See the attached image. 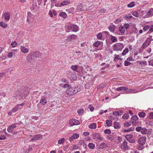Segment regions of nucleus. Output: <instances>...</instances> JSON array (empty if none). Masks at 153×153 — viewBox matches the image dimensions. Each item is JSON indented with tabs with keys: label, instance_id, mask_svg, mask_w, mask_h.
<instances>
[{
	"label": "nucleus",
	"instance_id": "obj_1",
	"mask_svg": "<svg viewBox=\"0 0 153 153\" xmlns=\"http://www.w3.org/2000/svg\"><path fill=\"white\" fill-rule=\"evenodd\" d=\"M40 56L41 53L38 52H33L28 55L27 59L31 64H33Z\"/></svg>",
	"mask_w": 153,
	"mask_h": 153
},
{
	"label": "nucleus",
	"instance_id": "obj_2",
	"mask_svg": "<svg viewBox=\"0 0 153 153\" xmlns=\"http://www.w3.org/2000/svg\"><path fill=\"white\" fill-rule=\"evenodd\" d=\"M78 26L74 24H70L66 26V31L69 32L70 31L76 32L79 30Z\"/></svg>",
	"mask_w": 153,
	"mask_h": 153
},
{
	"label": "nucleus",
	"instance_id": "obj_3",
	"mask_svg": "<svg viewBox=\"0 0 153 153\" xmlns=\"http://www.w3.org/2000/svg\"><path fill=\"white\" fill-rule=\"evenodd\" d=\"M152 37V36H150L147 39L142 46V47L143 49L146 48L150 45L151 42L153 41V39Z\"/></svg>",
	"mask_w": 153,
	"mask_h": 153
},
{
	"label": "nucleus",
	"instance_id": "obj_4",
	"mask_svg": "<svg viewBox=\"0 0 153 153\" xmlns=\"http://www.w3.org/2000/svg\"><path fill=\"white\" fill-rule=\"evenodd\" d=\"M124 46L123 44L120 43H117L113 45V50L116 51H121Z\"/></svg>",
	"mask_w": 153,
	"mask_h": 153
},
{
	"label": "nucleus",
	"instance_id": "obj_5",
	"mask_svg": "<svg viewBox=\"0 0 153 153\" xmlns=\"http://www.w3.org/2000/svg\"><path fill=\"white\" fill-rule=\"evenodd\" d=\"M76 90V88H73L71 87V88L68 89L66 90V93L68 95H72L77 92V91Z\"/></svg>",
	"mask_w": 153,
	"mask_h": 153
},
{
	"label": "nucleus",
	"instance_id": "obj_6",
	"mask_svg": "<svg viewBox=\"0 0 153 153\" xmlns=\"http://www.w3.org/2000/svg\"><path fill=\"white\" fill-rule=\"evenodd\" d=\"M146 137H141L138 139V143L140 145H144L146 143Z\"/></svg>",
	"mask_w": 153,
	"mask_h": 153
},
{
	"label": "nucleus",
	"instance_id": "obj_7",
	"mask_svg": "<svg viewBox=\"0 0 153 153\" xmlns=\"http://www.w3.org/2000/svg\"><path fill=\"white\" fill-rule=\"evenodd\" d=\"M42 138V136L41 134H36L33 136L31 140L34 141L35 140H39Z\"/></svg>",
	"mask_w": 153,
	"mask_h": 153
},
{
	"label": "nucleus",
	"instance_id": "obj_8",
	"mask_svg": "<svg viewBox=\"0 0 153 153\" xmlns=\"http://www.w3.org/2000/svg\"><path fill=\"white\" fill-rule=\"evenodd\" d=\"M123 145L120 146V148L124 150H127L128 149V142L125 140L123 143Z\"/></svg>",
	"mask_w": 153,
	"mask_h": 153
},
{
	"label": "nucleus",
	"instance_id": "obj_9",
	"mask_svg": "<svg viewBox=\"0 0 153 153\" xmlns=\"http://www.w3.org/2000/svg\"><path fill=\"white\" fill-rule=\"evenodd\" d=\"M79 136V135L78 134H74L72 136L69 138V140L70 141L72 142L74 139L78 138Z\"/></svg>",
	"mask_w": 153,
	"mask_h": 153
},
{
	"label": "nucleus",
	"instance_id": "obj_10",
	"mask_svg": "<svg viewBox=\"0 0 153 153\" xmlns=\"http://www.w3.org/2000/svg\"><path fill=\"white\" fill-rule=\"evenodd\" d=\"M46 99L47 97H45L44 96L42 97L40 101V102L42 103L43 105H45L47 102L46 101Z\"/></svg>",
	"mask_w": 153,
	"mask_h": 153
},
{
	"label": "nucleus",
	"instance_id": "obj_11",
	"mask_svg": "<svg viewBox=\"0 0 153 153\" xmlns=\"http://www.w3.org/2000/svg\"><path fill=\"white\" fill-rule=\"evenodd\" d=\"M3 16L5 20L8 21L10 19V14L9 13H5L3 14Z\"/></svg>",
	"mask_w": 153,
	"mask_h": 153
},
{
	"label": "nucleus",
	"instance_id": "obj_12",
	"mask_svg": "<svg viewBox=\"0 0 153 153\" xmlns=\"http://www.w3.org/2000/svg\"><path fill=\"white\" fill-rule=\"evenodd\" d=\"M107 145L104 143H101L98 147L97 148L99 149H102L103 148L107 147Z\"/></svg>",
	"mask_w": 153,
	"mask_h": 153
},
{
	"label": "nucleus",
	"instance_id": "obj_13",
	"mask_svg": "<svg viewBox=\"0 0 153 153\" xmlns=\"http://www.w3.org/2000/svg\"><path fill=\"white\" fill-rule=\"evenodd\" d=\"M21 50L22 52L24 53H27L28 51V49L25 47L21 46Z\"/></svg>",
	"mask_w": 153,
	"mask_h": 153
},
{
	"label": "nucleus",
	"instance_id": "obj_14",
	"mask_svg": "<svg viewBox=\"0 0 153 153\" xmlns=\"http://www.w3.org/2000/svg\"><path fill=\"white\" fill-rule=\"evenodd\" d=\"M114 127L115 129L119 128H120V124L116 122H114L113 123Z\"/></svg>",
	"mask_w": 153,
	"mask_h": 153
},
{
	"label": "nucleus",
	"instance_id": "obj_15",
	"mask_svg": "<svg viewBox=\"0 0 153 153\" xmlns=\"http://www.w3.org/2000/svg\"><path fill=\"white\" fill-rule=\"evenodd\" d=\"M76 35L72 34L70 35L68 37V40H70L72 39H76Z\"/></svg>",
	"mask_w": 153,
	"mask_h": 153
},
{
	"label": "nucleus",
	"instance_id": "obj_16",
	"mask_svg": "<svg viewBox=\"0 0 153 153\" xmlns=\"http://www.w3.org/2000/svg\"><path fill=\"white\" fill-rule=\"evenodd\" d=\"M150 121H149V124L152 125H153V123L151 122V120L153 119V112H151L149 113Z\"/></svg>",
	"mask_w": 153,
	"mask_h": 153
},
{
	"label": "nucleus",
	"instance_id": "obj_17",
	"mask_svg": "<svg viewBox=\"0 0 153 153\" xmlns=\"http://www.w3.org/2000/svg\"><path fill=\"white\" fill-rule=\"evenodd\" d=\"M147 14L149 16H152L153 15V8H151L149 10Z\"/></svg>",
	"mask_w": 153,
	"mask_h": 153
},
{
	"label": "nucleus",
	"instance_id": "obj_18",
	"mask_svg": "<svg viewBox=\"0 0 153 153\" xmlns=\"http://www.w3.org/2000/svg\"><path fill=\"white\" fill-rule=\"evenodd\" d=\"M83 7L81 4H79L77 7V10L79 11H80L83 10Z\"/></svg>",
	"mask_w": 153,
	"mask_h": 153
},
{
	"label": "nucleus",
	"instance_id": "obj_19",
	"mask_svg": "<svg viewBox=\"0 0 153 153\" xmlns=\"http://www.w3.org/2000/svg\"><path fill=\"white\" fill-rule=\"evenodd\" d=\"M115 28V25H112L109 26L108 29L111 32H114V31Z\"/></svg>",
	"mask_w": 153,
	"mask_h": 153
},
{
	"label": "nucleus",
	"instance_id": "obj_20",
	"mask_svg": "<svg viewBox=\"0 0 153 153\" xmlns=\"http://www.w3.org/2000/svg\"><path fill=\"white\" fill-rule=\"evenodd\" d=\"M59 16L62 17L63 18H65L67 17L66 14L64 12H62L59 13Z\"/></svg>",
	"mask_w": 153,
	"mask_h": 153
},
{
	"label": "nucleus",
	"instance_id": "obj_21",
	"mask_svg": "<svg viewBox=\"0 0 153 153\" xmlns=\"http://www.w3.org/2000/svg\"><path fill=\"white\" fill-rule=\"evenodd\" d=\"M110 36L111 37V40L113 42H117V39L116 37L111 35Z\"/></svg>",
	"mask_w": 153,
	"mask_h": 153
},
{
	"label": "nucleus",
	"instance_id": "obj_22",
	"mask_svg": "<svg viewBox=\"0 0 153 153\" xmlns=\"http://www.w3.org/2000/svg\"><path fill=\"white\" fill-rule=\"evenodd\" d=\"M134 129V127H131L129 128L128 129H125L123 130L124 132H130L131 131H133Z\"/></svg>",
	"mask_w": 153,
	"mask_h": 153
},
{
	"label": "nucleus",
	"instance_id": "obj_23",
	"mask_svg": "<svg viewBox=\"0 0 153 153\" xmlns=\"http://www.w3.org/2000/svg\"><path fill=\"white\" fill-rule=\"evenodd\" d=\"M138 62L139 64L141 66L142 65V64L144 66L147 65V62L146 61H139Z\"/></svg>",
	"mask_w": 153,
	"mask_h": 153
},
{
	"label": "nucleus",
	"instance_id": "obj_24",
	"mask_svg": "<svg viewBox=\"0 0 153 153\" xmlns=\"http://www.w3.org/2000/svg\"><path fill=\"white\" fill-rule=\"evenodd\" d=\"M112 121L109 120H106V123L107 126L109 127L111 126L112 124Z\"/></svg>",
	"mask_w": 153,
	"mask_h": 153
},
{
	"label": "nucleus",
	"instance_id": "obj_25",
	"mask_svg": "<svg viewBox=\"0 0 153 153\" xmlns=\"http://www.w3.org/2000/svg\"><path fill=\"white\" fill-rule=\"evenodd\" d=\"M89 128L91 129H95L96 128V124L95 123H92L89 126Z\"/></svg>",
	"mask_w": 153,
	"mask_h": 153
},
{
	"label": "nucleus",
	"instance_id": "obj_26",
	"mask_svg": "<svg viewBox=\"0 0 153 153\" xmlns=\"http://www.w3.org/2000/svg\"><path fill=\"white\" fill-rule=\"evenodd\" d=\"M119 30L121 33H123L125 32V29L122 26H120L119 27Z\"/></svg>",
	"mask_w": 153,
	"mask_h": 153
},
{
	"label": "nucleus",
	"instance_id": "obj_27",
	"mask_svg": "<svg viewBox=\"0 0 153 153\" xmlns=\"http://www.w3.org/2000/svg\"><path fill=\"white\" fill-rule=\"evenodd\" d=\"M128 52V48H126L124 50H123L122 54L123 56L125 55Z\"/></svg>",
	"mask_w": 153,
	"mask_h": 153
},
{
	"label": "nucleus",
	"instance_id": "obj_28",
	"mask_svg": "<svg viewBox=\"0 0 153 153\" xmlns=\"http://www.w3.org/2000/svg\"><path fill=\"white\" fill-rule=\"evenodd\" d=\"M135 6L134 2L133 1L131 2L129 4L127 5L128 7H132Z\"/></svg>",
	"mask_w": 153,
	"mask_h": 153
},
{
	"label": "nucleus",
	"instance_id": "obj_29",
	"mask_svg": "<svg viewBox=\"0 0 153 153\" xmlns=\"http://www.w3.org/2000/svg\"><path fill=\"white\" fill-rule=\"evenodd\" d=\"M145 113L143 112H140L138 114V116L140 117H145Z\"/></svg>",
	"mask_w": 153,
	"mask_h": 153
},
{
	"label": "nucleus",
	"instance_id": "obj_30",
	"mask_svg": "<svg viewBox=\"0 0 153 153\" xmlns=\"http://www.w3.org/2000/svg\"><path fill=\"white\" fill-rule=\"evenodd\" d=\"M88 146L91 149H93L95 147V145L92 143H89Z\"/></svg>",
	"mask_w": 153,
	"mask_h": 153
},
{
	"label": "nucleus",
	"instance_id": "obj_31",
	"mask_svg": "<svg viewBox=\"0 0 153 153\" xmlns=\"http://www.w3.org/2000/svg\"><path fill=\"white\" fill-rule=\"evenodd\" d=\"M133 137V136L131 134H128L126 136V138L128 141L131 139Z\"/></svg>",
	"mask_w": 153,
	"mask_h": 153
},
{
	"label": "nucleus",
	"instance_id": "obj_32",
	"mask_svg": "<svg viewBox=\"0 0 153 153\" xmlns=\"http://www.w3.org/2000/svg\"><path fill=\"white\" fill-rule=\"evenodd\" d=\"M147 130V129L145 127L142 128L140 132L142 134H145L146 133Z\"/></svg>",
	"mask_w": 153,
	"mask_h": 153
},
{
	"label": "nucleus",
	"instance_id": "obj_33",
	"mask_svg": "<svg viewBox=\"0 0 153 153\" xmlns=\"http://www.w3.org/2000/svg\"><path fill=\"white\" fill-rule=\"evenodd\" d=\"M124 89H124V91H125L126 92H131L135 90L133 89H128V88L126 87H125V88Z\"/></svg>",
	"mask_w": 153,
	"mask_h": 153
},
{
	"label": "nucleus",
	"instance_id": "obj_34",
	"mask_svg": "<svg viewBox=\"0 0 153 153\" xmlns=\"http://www.w3.org/2000/svg\"><path fill=\"white\" fill-rule=\"evenodd\" d=\"M71 86L68 84H64L63 86L64 88H67L68 89L71 88Z\"/></svg>",
	"mask_w": 153,
	"mask_h": 153
},
{
	"label": "nucleus",
	"instance_id": "obj_35",
	"mask_svg": "<svg viewBox=\"0 0 153 153\" xmlns=\"http://www.w3.org/2000/svg\"><path fill=\"white\" fill-rule=\"evenodd\" d=\"M125 88V87L122 86L120 87H118L116 89V90L117 91H120L122 90L124 91V88Z\"/></svg>",
	"mask_w": 153,
	"mask_h": 153
},
{
	"label": "nucleus",
	"instance_id": "obj_36",
	"mask_svg": "<svg viewBox=\"0 0 153 153\" xmlns=\"http://www.w3.org/2000/svg\"><path fill=\"white\" fill-rule=\"evenodd\" d=\"M138 118L137 116L136 115H134L131 118V119L137 121L138 120Z\"/></svg>",
	"mask_w": 153,
	"mask_h": 153
},
{
	"label": "nucleus",
	"instance_id": "obj_37",
	"mask_svg": "<svg viewBox=\"0 0 153 153\" xmlns=\"http://www.w3.org/2000/svg\"><path fill=\"white\" fill-rule=\"evenodd\" d=\"M65 139L62 138L61 139L59 140L58 141V143L60 144H62L64 142Z\"/></svg>",
	"mask_w": 153,
	"mask_h": 153
},
{
	"label": "nucleus",
	"instance_id": "obj_38",
	"mask_svg": "<svg viewBox=\"0 0 153 153\" xmlns=\"http://www.w3.org/2000/svg\"><path fill=\"white\" fill-rule=\"evenodd\" d=\"M124 126L125 127H128L131 126V123H130L129 122H126L124 123Z\"/></svg>",
	"mask_w": 153,
	"mask_h": 153
},
{
	"label": "nucleus",
	"instance_id": "obj_39",
	"mask_svg": "<svg viewBox=\"0 0 153 153\" xmlns=\"http://www.w3.org/2000/svg\"><path fill=\"white\" fill-rule=\"evenodd\" d=\"M16 123L12 124L11 125L9 126V127H10V128L12 129V130L14 128H15L16 127Z\"/></svg>",
	"mask_w": 153,
	"mask_h": 153
},
{
	"label": "nucleus",
	"instance_id": "obj_40",
	"mask_svg": "<svg viewBox=\"0 0 153 153\" xmlns=\"http://www.w3.org/2000/svg\"><path fill=\"white\" fill-rule=\"evenodd\" d=\"M67 3H69V2H68V1H63L61 3V6L67 5Z\"/></svg>",
	"mask_w": 153,
	"mask_h": 153
},
{
	"label": "nucleus",
	"instance_id": "obj_41",
	"mask_svg": "<svg viewBox=\"0 0 153 153\" xmlns=\"http://www.w3.org/2000/svg\"><path fill=\"white\" fill-rule=\"evenodd\" d=\"M104 132L105 134H109L111 133V130L109 129H106L104 130Z\"/></svg>",
	"mask_w": 153,
	"mask_h": 153
},
{
	"label": "nucleus",
	"instance_id": "obj_42",
	"mask_svg": "<svg viewBox=\"0 0 153 153\" xmlns=\"http://www.w3.org/2000/svg\"><path fill=\"white\" fill-rule=\"evenodd\" d=\"M98 39H101L102 37V35L101 33H98L97 36Z\"/></svg>",
	"mask_w": 153,
	"mask_h": 153
},
{
	"label": "nucleus",
	"instance_id": "obj_43",
	"mask_svg": "<svg viewBox=\"0 0 153 153\" xmlns=\"http://www.w3.org/2000/svg\"><path fill=\"white\" fill-rule=\"evenodd\" d=\"M0 26L4 28L7 27V25L3 22H0Z\"/></svg>",
	"mask_w": 153,
	"mask_h": 153
},
{
	"label": "nucleus",
	"instance_id": "obj_44",
	"mask_svg": "<svg viewBox=\"0 0 153 153\" xmlns=\"http://www.w3.org/2000/svg\"><path fill=\"white\" fill-rule=\"evenodd\" d=\"M131 64V63L129 62L125 61L124 62V65L125 66H128Z\"/></svg>",
	"mask_w": 153,
	"mask_h": 153
},
{
	"label": "nucleus",
	"instance_id": "obj_45",
	"mask_svg": "<svg viewBox=\"0 0 153 153\" xmlns=\"http://www.w3.org/2000/svg\"><path fill=\"white\" fill-rule=\"evenodd\" d=\"M113 114L116 116H119L121 115L120 114L118 111H114L113 112Z\"/></svg>",
	"mask_w": 153,
	"mask_h": 153
},
{
	"label": "nucleus",
	"instance_id": "obj_46",
	"mask_svg": "<svg viewBox=\"0 0 153 153\" xmlns=\"http://www.w3.org/2000/svg\"><path fill=\"white\" fill-rule=\"evenodd\" d=\"M88 108L91 111H92L94 110V108L91 105H88Z\"/></svg>",
	"mask_w": 153,
	"mask_h": 153
},
{
	"label": "nucleus",
	"instance_id": "obj_47",
	"mask_svg": "<svg viewBox=\"0 0 153 153\" xmlns=\"http://www.w3.org/2000/svg\"><path fill=\"white\" fill-rule=\"evenodd\" d=\"M144 145H140L137 146V147L138 149L140 150H142L145 148V146H143Z\"/></svg>",
	"mask_w": 153,
	"mask_h": 153
},
{
	"label": "nucleus",
	"instance_id": "obj_48",
	"mask_svg": "<svg viewBox=\"0 0 153 153\" xmlns=\"http://www.w3.org/2000/svg\"><path fill=\"white\" fill-rule=\"evenodd\" d=\"M142 128L140 126H138L136 128V130L137 132L141 131Z\"/></svg>",
	"mask_w": 153,
	"mask_h": 153
},
{
	"label": "nucleus",
	"instance_id": "obj_49",
	"mask_svg": "<svg viewBox=\"0 0 153 153\" xmlns=\"http://www.w3.org/2000/svg\"><path fill=\"white\" fill-rule=\"evenodd\" d=\"M129 115L128 114H125L123 116V118L124 119H127L128 118Z\"/></svg>",
	"mask_w": 153,
	"mask_h": 153
},
{
	"label": "nucleus",
	"instance_id": "obj_50",
	"mask_svg": "<svg viewBox=\"0 0 153 153\" xmlns=\"http://www.w3.org/2000/svg\"><path fill=\"white\" fill-rule=\"evenodd\" d=\"M71 68L74 71H76L77 69V66L76 65H72L71 67Z\"/></svg>",
	"mask_w": 153,
	"mask_h": 153
},
{
	"label": "nucleus",
	"instance_id": "obj_51",
	"mask_svg": "<svg viewBox=\"0 0 153 153\" xmlns=\"http://www.w3.org/2000/svg\"><path fill=\"white\" fill-rule=\"evenodd\" d=\"M130 122L132 124L134 125H136L137 124L138 122L137 121H135L133 120V121L131 120L130 121Z\"/></svg>",
	"mask_w": 153,
	"mask_h": 153
},
{
	"label": "nucleus",
	"instance_id": "obj_52",
	"mask_svg": "<svg viewBox=\"0 0 153 153\" xmlns=\"http://www.w3.org/2000/svg\"><path fill=\"white\" fill-rule=\"evenodd\" d=\"M73 120V122H74V125H78L79 124V121L75 119Z\"/></svg>",
	"mask_w": 153,
	"mask_h": 153
},
{
	"label": "nucleus",
	"instance_id": "obj_53",
	"mask_svg": "<svg viewBox=\"0 0 153 153\" xmlns=\"http://www.w3.org/2000/svg\"><path fill=\"white\" fill-rule=\"evenodd\" d=\"M100 43L99 41H97L95 42L93 44L94 46L96 47H98L100 45Z\"/></svg>",
	"mask_w": 153,
	"mask_h": 153
},
{
	"label": "nucleus",
	"instance_id": "obj_54",
	"mask_svg": "<svg viewBox=\"0 0 153 153\" xmlns=\"http://www.w3.org/2000/svg\"><path fill=\"white\" fill-rule=\"evenodd\" d=\"M149 28V26L148 25H146L144 27L143 29L144 31H147Z\"/></svg>",
	"mask_w": 153,
	"mask_h": 153
},
{
	"label": "nucleus",
	"instance_id": "obj_55",
	"mask_svg": "<svg viewBox=\"0 0 153 153\" xmlns=\"http://www.w3.org/2000/svg\"><path fill=\"white\" fill-rule=\"evenodd\" d=\"M19 109V108L17 105L12 110V111L13 112L16 111Z\"/></svg>",
	"mask_w": 153,
	"mask_h": 153
},
{
	"label": "nucleus",
	"instance_id": "obj_56",
	"mask_svg": "<svg viewBox=\"0 0 153 153\" xmlns=\"http://www.w3.org/2000/svg\"><path fill=\"white\" fill-rule=\"evenodd\" d=\"M17 43L15 42H13L11 43V45L13 47H15L17 46Z\"/></svg>",
	"mask_w": 153,
	"mask_h": 153
},
{
	"label": "nucleus",
	"instance_id": "obj_57",
	"mask_svg": "<svg viewBox=\"0 0 153 153\" xmlns=\"http://www.w3.org/2000/svg\"><path fill=\"white\" fill-rule=\"evenodd\" d=\"M124 28H126V29H127L128 28L130 27V25L128 24H126L124 25L123 26Z\"/></svg>",
	"mask_w": 153,
	"mask_h": 153
},
{
	"label": "nucleus",
	"instance_id": "obj_58",
	"mask_svg": "<svg viewBox=\"0 0 153 153\" xmlns=\"http://www.w3.org/2000/svg\"><path fill=\"white\" fill-rule=\"evenodd\" d=\"M105 10L104 8H102L99 11V13H104L105 11Z\"/></svg>",
	"mask_w": 153,
	"mask_h": 153
},
{
	"label": "nucleus",
	"instance_id": "obj_59",
	"mask_svg": "<svg viewBox=\"0 0 153 153\" xmlns=\"http://www.w3.org/2000/svg\"><path fill=\"white\" fill-rule=\"evenodd\" d=\"M79 149V146L78 145H76L74 146L72 148L73 150H74L76 149Z\"/></svg>",
	"mask_w": 153,
	"mask_h": 153
},
{
	"label": "nucleus",
	"instance_id": "obj_60",
	"mask_svg": "<svg viewBox=\"0 0 153 153\" xmlns=\"http://www.w3.org/2000/svg\"><path fill=\"white\" fill-rule=\"evenodd\" d=\"M107 138L108 139H109L111 141H112L113 140V137L111 136L110 135H108L107 136Z\"/></svg>",
	"mask_w": 153,
	"mask_h": 153
},
{
	"label": "nucleus",
	"instance_id": "obj_61",
	"mask_svg": "<svg viewBox=\"0 0 153 153\" xmlns=\"http://www.w3.org/2000/svg\"><path fill=\"white\" fill-rule=\"evenodd\" d=\"M148 62L149 65L153 66V59L149 61Z\"/></svg>",
	"mask_w": 153,
	"mask_h": 153
},
{
	"label": "nucleus",
	"instance_id": "obj_62",
	"mask_svg": "<svg viewBox=\"0 0 153 153\" xmlns=\"http://www.w3.org/2000/svg\"><path fill=\"white\" fill-rule=\"evenodd\" d=\"M152 32H153V25L150 28L148 33H151Z\"/></svg>",
	"mask_w": 153,
	"mask_h": 153
},
{
	"label": "nucleus",
	"instance_id": "obj_63",
	"mask_svg": "<svg viewBox=\"0 0 153 153\" xmlns=\"http://www.w3.org/2000/svg\"><path fill=\"white\" fill-rule=\"evenodd\" d=\"M83 111L82 109H80L78 110L77 112L79 114H81L83 113Z\"/></svg>",
	"mask_w": 153,
	"mask_h": 153
},
{
	"label": "nucleus",
	"instance_id": "obj_64",
	"mask_svg": "<svg viewBox=\"0 0 153 153\" xmlns=\"http://www.w3.org/2000/svg\"><path fill=\"white\" fill-rule=\"evenodd\" d=\"M61 81L62 82H63L65 83H68V81L66 79H64V78H62L61 80Z\"/></svg>",
	"mask_w": 153,
	"mask_h": 153
}]
</instances>
